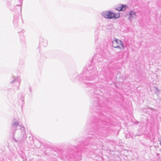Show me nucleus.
<instances>
[{"instance_id": "nucleus-2", "label": "nucleus", "mask_w": 161, "mask_h": 161, "mask_svg": "<svg viewBox=\"0 0 161 161\" xmlns=\"http://www.w3.org/2000/svg\"><path fill=\"white\" fill-rule=\"evenodd\" d=\"M112 44L113 47L115 48H119L120 49H123L124 48L123 42L117 39L113 41Z\"/></svg>"}, {"instance_id": "nucleus-6", "label": "nucleus", "mask_w": 161, "mask_h": 161, "mask_svg": "<svg viewBox=\"0 0 161 161\" xmlns=\"http://www.w3.org/2000/svg\"><path fill=\"white\" fill-rule=\"evenodd\" d=\"M160 145H161V140H160Z\"/></svg>"}, {"instance_id": "nucleus-5", "label": "nucleus", "mask_w": 161, "mask_h": 161, "mask_svg": "<svg viewBox=\"0 0 161 161\" xmlns=\"http://www.w3.org/2000/svg\"><path fill=\"white\" fill-rule=\"evenodd\" d=\"M94 106H97V105L96 104H95V103H94Z\"/></svg>"}, {"instance_id": "nucleus-4", "label": "nucleus", "mask_w": 161, "mask_h": 161, "mask_svg": "<svg viewBox=\"0 0 161 161\" xmlns=\"http://www.w3.org/2000/svg\"><path fill=\"white\" fill-rule=\"evenodd\" d=\"M127 7L125 5H122L121 7L117 8L116 9L118 11H123L125 10Z\"/></svg>"}, {"instance_id": "nucleus-1", "label": "nucleus", "mask_w": 161, "mask_h": 161, "mask_svg": "<svg viewBox=\"0 0 161 161\" xmlns=\"http://www.w3.org/2000/svg\"><path fill=\"white\" fill-rule=\"evenodd\" d=\"M102 15L104 17L109 19H112L114 18L115 19H117L120 16L119 14H116L111 11H103L102 13Z\"/></svg>"}, {"instance_id": "nucleus-3", "label": "nucleus", "mask_w": 161, "mask_h": 161, "mask_svg": "<svg viewBox=\"0 0 161 161\" xmlns=\"http://www.w3.org/2000/svg\"><path fill=\"white\" fill-rule=\"evenodd\" d=\"M129 14V20L130 22H131L132 19L133 18H135L136 17V13L133 11H130Z\"/></svg>"}]
</instances>
